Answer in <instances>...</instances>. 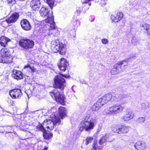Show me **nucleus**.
Here are the masks:
<instances>
[{"mask_svg":"<svg viewBox=\"0 0 150 150\" xmlns=\"http://www.w3.org/2000/svg\"><path fill=\"white\" fill-rule=\"evenodd\" d=\"M52 98L58 102L63 104L64 103L65 98L62 92H59L57 88H55L50 93Z\"/></svg>","mask_w":150,"mask_h":150,"instance_id":"4","label":"nucleus"},{"mask_svg":"<svg viewBox=\"0 0 150 150\" xmlns=\"http://www.w3.org/2000/svg\"><path fill=\"white\" fill-rule=\"evenodd\" d=\"M91 1V0H81V2L83 4H87Z\"/></svg>","mask_w":150,"mask_h":150,"instance_id":"46","label":"nucleus"},{"mask_svg":"<svg viewBox=\"0 0 150 150\" xmlns=\"http://www.w3.org/2000/svg\"><path fill=\"white\" fill-rule=\"evenodd\" d=\"M123 109V107L120 104H116L108 108L104 111L107 114H115L121 112Z\"/></svg>","mask_w":150,"mask_h":150,"instance_id":"5","label":"nucleus"},{"mask_svg":"<svg viewBox=\"0 0 150 150\" xmlns=\"http://www.w3.org/2000/svg\"><path fill=\"white\" fill-rule=\"evenodd\" d=\"M21 25L22 28L25 30H29L31 28V25L27 19H23L21 21Z\"/></svg>","mask_w":150,"mask_h":150,"instance_id":"13","label":"nucleus"},{"mask_svg":"<svg viewBox=\"0 0 150 150\" xmlns=\"http://www.w3.org/2000/svg\"><path fill=\"white\" fill-rule=\"evenodd\" d=\"M141 30L145 32L147 36H150V25L146 23L141 24L140 25Z\"/></svg>","mask_w":150,"mask_h":150,"instance_id":"15","label":"nucleus"},{"mask_svg":"<svg viewBox=\"0 0 150 150\" xmlns=\"http://www.w3.org/2000/svg\"><path fill=\"white\" fill-rule=\"evenodd\" d=\"M43 136L45 139H49L52 137L53 134L52 133L47 132L45 130L43 132Z\"/></svg>","mask_w":150,"mask_h":150,"instance_id":"28","label":"nucleus"},{"mask_svg":"<svg viewBox=\"0 0 150 150\" xmlns=\"http://www.w3.org/2000/svg\"><path fill=\"white\" fill-rule=\"evenodd\" d=\"M135 148L137 150H144L146 148L145 143L143 141H138L134 145Z\"/></svg>","mask_w":150,"mask_h":150,"instance_id":"16","label":"nucleus"},{"mask_svg":"<svg viewBox=\"0 0 150 150\" xmlns=\"http://www.w3.org/2000/svg\"><path fill=\"white\" fill-rule=\"evenodd\" d=\"M120 127L119 126H113L112 128V130L115 132L119 134Z\"/></svg>","mask_w":150,"mask_h":150,"instance_id":"32","label":"nucleus"},{"mask_svg":"<svg viewBox=\"0 0 150 150\" xmlns=\"http://www.w3.org/2000/svg\"><path fill=\"white\" fill-rule=\"evenodd\" d=\"M134 39V38H132V40H133Z\"/></svg>","mask_w":150,"mask_h":150,"instance_id":"54","label":"nucleus"},{"mask_svg":"<svg viewBox=\"0 0 150 150\" xmlns=\"http://www.w3.org/2000/svg\"><path fill=\"white\" fill-rule=\"evenodd\" d=\"M133 42H134V41H132V43H133Z\"/></svg>","mask_w":150,"mask_h":150,"instance_id":"55","label":"nucleus"},{"mask_svg":"<svg viewBox=\"0 0 150 150\" xmlns=\"http://www.w3.org/2000/svg\"><path fill=\"white\" fill-rule=\"evenodd\" d=\"M95 19V16H91L89 18V20L91 21H94Z\"/></svg>","mask_w":150,"mask_h":150,"instance_id":"47","label":"nucleus"},{"mask_svg":"<svg viewBox=\"0 0 150 150\" xmlns=\"http://www.w3.org/2000/svg\"><path fill=\"white\" fill-rule=\"evenodd\" d=\"M20 0L21 1H23L24 0Z\"/></svg>","mask_w":150,"mask_h":150,"instance_id":"53","label":"nucleus"},{"mask_svg":"<svg viewBox=\"0 0 150 150\" xmlns=\"http://www.w3.org/2000/svg\"><path fill=\"white\" fill-rule=\"evenodd\" d=\"M13 62V57L12 56H8L0 57V62L9 64Z\"/></svg>","mask_w":150,"mask_h":150,"instance_id":"17","label":"nucleus"},{"mask_svg":"<svg viewBox=\"0 0 150 150\" xmlns=\"http://www.w3.org/2000/svg\"><path fill=\"white\" fill-rule=\"evenodd\" d=\"M29 68L31 70V71L33 72L35 71V69L34 68V67H31L30 65H28L26 66H25L24 68L25 69H26V68Z\"/></svg>","mask_w":150,"mask_h":150,"instance_id":"40","label":"nucleus"},{"mask_svg":"<svg viewBox=\"0 0 150 150\" xmlns=\"http://www.w3.org/2000/svg\"><path fill=\"white\" fill-rule=\"evenodd\" d=\"M123 16L124 14L122 12H118L116 14L112 15L111 19L112 22L118 23L123 18Z\"/></svg>","mask_w":150,"mask_h":150,"instance_id":"12","label":"nucleus"},{"mask_svg":"<svg viewBox=\"0 0 150 150\" xmlns=\"http://www.w3.org/2000/svg\"><path fill=\"white\" fill-rule=\"evenodd\" d=\"M52 117L51 119L46 120L43 122V125H45V128H47V130L48 131L52 130L54 128L55 125H59L61 122L60 118L55 115V114L54 115L52 114Z\"/></svg>","mask_w":150,"mask_h":150,"instance_id":"2","label":"nucleus"},{"mask_svg":"<svg viewBox=\"0 0 150 150\" xmlns=\"http://www.w3.org/2000/svg\"><path fill=\"white\" fill-rule=\"evenodd\" d=\"M7 1L9 4H13L16 3V0H7Z\"/></svg>","mask_w":150,"mask_h":150,"instance_id":"45","label":"nucleus"},{"mask_svg":"<svg viewBox=\"0 0 150 150\" xmlns=\"http://www.w3.org/2000/svg\"><path fill=\"white\" fill-rule=\"evenodd\" d=\"M112 95L111 93L106 94L99 99V102H100L103 105L110 101L112 99Z\"/></svg>","mask_w":150,"mask_h":150,"instance_id":"10","label":"nucleus"},{"mask_svg":"<svg viewBox=\"0 0 150 150\" xmlns=\"http://www.w3.org/2000/svg\"><path fill=\"white\" fill-rule=\"evenodd\" d=\"M125 62H126L125 61H123L115 64L113 68L111 70V74L113 75L117 74L121 71L122 70L121 68L122 65Z\"/></svg>","mask_w":150,"mask_h":150,"instance_id":"9","label":"nucleus"},{"mask_svg":"<svg viewBox=\"0 0 150 150\" xmlns=\"http://www.w3.org/2000/svg\"><path fill=\"white\" fill-rule=\"evenodd\" d=\"M102 1H102L101 3V4L102 6H103L105 5L106 4V3L105 2L103 3Z\"/></svg>","mask_w":150,"mask_h":150,"instance_id":"49","label":"nucleus"},{"mask_svg":"<svg viewBox=\"0 0 150 150\" xmlns=\"http://www.w3.org/2000/svg\"><path fill=\"white\" fill-rule=\"evenodd\" d=\"M107 135H106L105 137H103L101 138L99 141V144H102L103 143L107 141Z\"/></svg>","mask_w":150,"mask_h":150,"instance_id":"33","label":"nucleus"},{"mask_svg":"<svg viewBox=\"0 0 150 150\" xmlns=\"http://www.w3.org/2000/svg\"><path fill=\"white\" fill-rule=\"evenodd\" d=\"M48 149V147H45L44 149L42 150H47Z\"/></svg>","mask_w":150,"mask_h":150,"instance_id":"51","label":"nucleus"},{"mask_svg":"<svg viewBox=\"0 0 150 150\" xmlns=\"http://www.w3.org/2000/svg\"><path fill=\"white\" fill-rule=\"evenodd\" d=\"M1 56L0 57H5L10 56V53L9 50L6 48H2L0 51Z\"/></svg>","mask_w":150,"mask_h":150,"instance_id":"26","label":"nucleus"},{"mask_svg":"<svg viewBox=\"0 0 150 150\" xmlns=\"http://www.w3.org/2000/svg\"><path fill=\"white\" fill-rule=\"evenodd\" d=\"M68 65V63L67 60L64 58H62L58 64V66L61 71H65Z\"/></svg>","mask_w":150,"mask_h":150,"instance_id":"11","label":"nucleus"},{"mask_svg":"<svg viewBox=\"0 0 150 150\" xmlns=\"http://www.w3.org/2000/svg\"><path fill=\"white\" fill-rule=\"evenodd\" d=\"M52 12L48 16H47L46 18L47 19L45 20V22L49 23H51L54 22V17L52 16Z\"/></svg>","mask_w":150,"mask_h":150,"instance_id":"29","label":"nucleus"},{"mask_svg":"<svg viewBox=\"0 0 150 150\" xmlns=\"http://www.w3.org/2000/svg\"><path fill=\"white\" fill-rule=\"evenodd\" d=\"M88 4L89 6H90L91 5V3H89Z\"/></svg>","mask_w":150,"mask_h":150,"instance_id":"52","label":"nucleus"},{"mask_svg":"<svg viewBox=\"0 0 150 150\" xmlns=\"http://www.w3.org/2000/svg\"><path fill=\"white\" fill-rule=\"evenodd\" d=\"M44 126L45 125H43V123H42V125H39L37 126V129H38V130H41L42 131H43L44 132V131H45V130L44 129Z\"/></svg>","mask_w":150,"mask_h":150,"instance_id":"37","label":"nucleus"},{"mask_svg":"<svg viewBox=\"0 0 150 150\" xmlns=\"http://www.w3.org/2000/svg\"><path fill=\"white\" fill-rule=\"evenodd\" d=\"M101 41L102 43L104 44H107L109 42L108 40L106 38L103 39Z\"/></svg>","mask_w":150,"mask_h":150,"instance_id":"43","label":"nucleus"},{"mask_svg":"<svg viewBox=\"0 0 150 150\" xmlns=\"http://www.w3.org/2000/svg\"><path fill=\"white\" fill-rule=\"evenodd\" d=\"M9 94L12 98H19L22 95L20 89L18 88L11 90L9 91Z\"/></svg>","mask_w":150,"mask_h":150,"instance_id":"8","label":"nucleus"},{"mask_svg":"<svg viewBox=\"0 0 150 150\" xmlns=\"http://www.w3.org/2000/svg\"><path fill=\"white\" fill-rule=\"evenodd\" d=\"M7 21L8 19H7L6 20L4 21L1 22V24L2 26L4 27H6L8 26V24L9 23H8Z\"/></svg>","mask_w":150,"mask_h":150,"instance_id":"38","label":"nucleus"},{"mask_svg":"<svg viewBox=\"0 0 150 150\" xmlns=\"http://www.w3.org/2000/svg\"><path fill=\"white\" fill-rule=\"evenodd\" d=\"M10 41V39L5 36H2L0 39V44L1 46L5 47L7 45L8 42Z\"/></svg>","mask_w":150,"mask_h":150,"instance_id":"22","label":"nucleus"},{"mask_svg":"<svg viewBox=\"0 0 150 150\" xmlns=\"http://www.w3.org/2000/svg\"><path fill=\"white\" fill-rule=\"evenodd\" d=\"M41 4L40 0H32L30 3V6L32 9L37 11L40 8Z\"/></svg>","mask_w":150,"mask_h":150,"instance_id":"14","label":"nucleus"},{"mask_svg":"<svg viewBox=\"0 0 150 150\" xmlns=\"http://www.w3.org/2000/svg\"><path fill=\"white\" fill-rule=\"evenodd\" d=\"M47 3L50 7L51 9H52V7L54 6V0H46Z\"/></svg>","mask_w":150,"mask_h":150,"instance_id":"31","label":"nucleus"},{"mask_svg":"<svg viewBox=\"0 0 150 150\" xmlns=\"http://www.w3.org/2000/svg\"><path fill=\"white\" fill-rule=\"evenodd\" d=\"M40 12L41 16L43 17L46 18L51 13L50 12V11L47 8L44 7H42L40 10Z\"/></svg>","mask_w":150,"mask_h":150,"instance_id":"21","label":"nucleus"},{"mask_svg":"<svg viewBox=\"0 0 150 150\" xmlns=\"http://www.w3.org/2000/svg\"><path fill=\"white\" fill-rule=\"evenodd\" d=\"M101 149L98 147L97 142H94L91 150H101Z\"/></svg>","mask_w":150,"mask_h":150,"instance_id":"30","label":"nucleus"},{"mask_svg":"<svg viewBox=\"0 0 150 150\" xmlns=\"http://www.w3.org/2000/svg\"><path fill=\"white\" fill-rule=\"evenodd\" d=\"M99 101V100H98L97 102L93 105L92 107V110L93 111H98L103 106L102 104L100 103V102Z\"/></svg>","mask_w":150,"mask_h":150,"instance_id":"24","label":"nucleus"},{"mask_svg":"<svg viewBox=\"0 0 150 150\" xmlns=\"http://www.w3.org/2000/svg\"><path fill=\"white\" fill-rule=\"evenodd\" d=\"M19 44L24 49L28 50L33 47L34 42L33 40L29 39H22L20 40Z\"/></svg>","mask_w":150,"mask_h":150,"instance_id":"7","label":"nucleus"},{"mask_svg":"<svg viewBox=\"0 0 150 150\" xmlns=\"http://www.w3.org/2000/svg\"><path fill=\"white\" fill-rule=\"evenodd\" d=\"M119 134H125L128 131V128L124 126H121L120 127Z\"/></svg>","mask_w":150,"mask_h":150,"instance_id":"27","label":"nucleus"},{"mask_svg":"<svg viewBox=\"0 0 150 150\" xmlns=\"http://www.w3.org/2000/svg\"><path fill=\"white\" fill-rule=\"evenodd\" d=\"M124 97V95L123 94L117 93L112 96V99L113 101L119 102L122 100Z\"/></svg>","mask_w":150,"mask_h":150,"instance_id":"20","label":"nucleus"},{"mask_svg":"<svg viewBox=\"0 0 150 150\" xmlns=\"http://www.w3.org/2000/svg\"><path fill=\"white\" fill-rule=\"evenodd\" d=\"M51 49L54 52H59L61 54L64 55L66 53L67 46L65 44L55 40L51 42Z\"/></svg>","mask_w":150,"mask_h":150,"instance_id":"1","label":"nucleus"},{"mask_svg":"<svg viewBox=\"0 0 150 150\" xmlns=\"http://www.w3.org/2000/svg\"><path fill=\"white\" fill-rule=\"evenodd\" d=\"M61 74V75L62 76H63L66 78H68L69 77V76H67V75H64L61 74Z\"/></svg>","mask_w":150,"mask_h":150,"instance_id":"48","label":"nucleus"},{"mask_svg":"<svg viewBox=\"0 0 150 150\" xmlns=\"http://www.w3.org/2000/svg\"><path fill=\"white\" fill-rule=\"evenodd\" d=\"M54 87L58 88L62 91L66 86L65 80L59 75L56 76L54 79Z\"/></svg>","mask_w":150,"mask_h":150,"instance_id":"6","label":"nucleus"},{"mask_svg":"<svg viewBox=\"0 0 150 150\" xmlns=\"http://www.w3.org/2000/svg\"><path fill=\"white\" fill-rule=\"evenodd\" d=\"M145 118L140 117L138 118L137 120V122L139 123L143 122L145 121Z\"/></svg>","mask_w":150,"mask_h":150,"instance_id":"39","label":"nucleus"},{"mask_svg":"<svg viewBox=\"0 0 150 150\" xmlns=\"http://www.w3.org/2000/svg\"><path fill=\"white\" fill-rule=\"evenodd\" d=\"M148 49L150 50V42L148 44Z\"/></svg>","mask_w":150,"mask_h":150,"instance_id":"50","label":"nucleus"},{"mask_svg":"<svg viewBox=\"0 0 150 150\" xmlns=\"http://www.w3.org/2000/svg\"><path fill=\"white\" fill-rule=\"evenodd\" d=\"M59 116L62 119L66 115L67 110L64 107H61L59 108Z\"/></svg>","mask_w":150,"mask_h":150,"instance_id":"25","label":"nucleus"},{"mask_svg":"<svg viewBox=\"0 0 150 150\" xmlns=\"http://www.w3.org/2000/svg\"><path fill=\"white\" fill-rule=\"evenodd\" d=\"M7 129L8 131H8V132H6V133H11L12 132V131H13L12 128L10 126H8L7 127Z\"/></svg>","mask_w":150,"mask_h":150,"instance_id":"44","label":"nucleus"},{"mask_svg":"<svg viewBox=\"0 0 150 150\" xmlns=\"http://www.w3.org/2000/svg\"><path fill=\"white\" fill-rule=\"evenodd\" d=\"M98 119V116H96L94 117L90 118V120L92 122H93L94 125H95L96 124V122H97V120Z\"/></svg>","mask_w":150,"mask_h":150,"instance_id":"35","label":"nucleus"},{"mask_svg":"<svg viewBox=\"0 0 150 150\" xmlns=\"http://www.w3.org/2000/svg\"><path fill=\"white\" fill-rule=\"evenodd\" d=\"M7 102L9 103V104L12 105H14V102L11 98H8Z\"/></svg>","mask_w":150,"mask_h":150,"instance_id":"42","label":"nucleus"},{"mask_svg":"<svg viewBox=\"0 0 150 150\" xmlns=\"http://www.w3.org/2000/svg\"><path fill=\"white\" fill-rule=\"evenodd\" d=\"M19 14L17 13H14L8 19V23H11L16 22L18 19Z\"/></svg>","mask_w":150,"mask_h":150,"instance_id":"18","label":"nucleus"},{"mask_svg":"<svg viewBox=\"0 0 150 150\" xmlns=\"http://www.w3.org/2000/svg\"><path fill=\"white\" fill-rule=\"evenodd\" d=\"M93 139V138L92 137H87L86 139V145H88L89 143L91 142Z\"/></svg>","mask_w":150,"mask_h":150,"instance_id":"36","label":"nucleus"},{"mask_svg":"<svg viewBox=\"0 0 150 150\" xmlns=\"http://www.w3.org/2000/svg\"><path fill=\"white\" fill-rule=\"evenodd\" d=\"M13 76L17 80H20L23 78V74L20 71L14 70L13 71Z\"/></svg>","mask_w":150,"mask_h":150,"instance_id":"19","label":"nucleus"},{"mask_svg":"<svg viewBox=\"0 0 150 150\" xmlns=\"http://www.w3.org/2000/svg\"><path fill=\"white\" fill-rule=\"evenodd\" d=\"M50 24V28H49V30L50 31L51 30H55L56 29L57 26L55 24V22L52 23H49Z\"/></svg>","mask_w":150,"mask_h":150,"instance_id":"34","label":"nucleus"},{"mask_svg":"<svg viewBox=\"0 0 150 150\" xmlns=\"http://www.w3.org/2000/svg\"><path fill=\"white\" fill-rule=\"evenodd\" d=\"M81 10H82L81 8V7L77 8L76 13L77 14V15H79L80 14V13L81 12Z\"/></svg>","mask_w":150,"mask_h":150,"instance_id":"41","label":"nucleus"},{"mask_svg":"<svg viewBox=\"0 0 150 150\" xmlns=\"http://www.w3.org/2000/svg\"><path fill=\"white\" fill-rule=\"evenodd\" d=\"M94 126L93 123L90 120V117L87 116L81 122L79 125V130L81 132L84 129L86 131H89L93 129Z\"/></svg>","mask_w":150,"mask_h":150,"instance_id":"3","label":"nucleus"},{"mask_svg":"<svg viewBox=\"0 0 150 150\" xmlns=\"http://www.w3.org/2000/svg\"><path fill=\"white\" fill-rule=\"evenodd\" d=\"M131 111L130 110H127L125 114L122 118L125 121H128L131 119Z\"/></svg>","mask_w":150,"mask_h":150,"instance_id":"23","label":"nucleus"}]
</instances>
